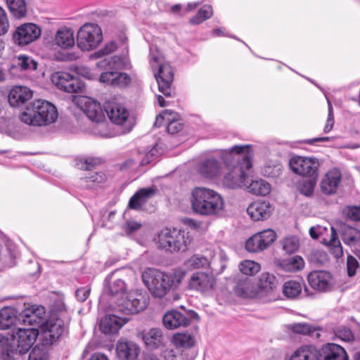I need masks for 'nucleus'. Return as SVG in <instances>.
<instances>
[{
    "instance_id": "obj_1",
    "label": "nucleus",
    "mask_w": 360,
    "mask_h": 360,
    "mask_svg": "<svg viewBox=\"0 0 360 360\" xmlns=\"http://www.w3.org/2000/svg\"><path fill=\"white\" fill-rule=\"evenodd\" d=\"M251 166V159H205L198 169L206 178H213L224 174V185L236 189L244 184L245 176Z\"/></svg>"
},
{
    "instance_id": "obj_2",
    "label": "nucleus",
    "mask_w": 360,
    "mask_h": 360,
    "mask_svg": "<svg viewBox=\"0 0 360 360\" xmlns=\"http://www.w3.org/2000/svg\"><path fill=\"white\" fill-rule=\"evenodd\" d=\"M126 288L124 281L116 278L105 288L108 295L114 300L116 309L125 314H134L146 309L149 303L147 292L133 290L126 293Z\"/></svg>"
},
{
    "instance_id": "obj_3",
    "label": "nucleus",
    "mask_w": 360,
    "mask_h": 360,
    "mask_svg": "<svg viewBox=\"0 0 360 360\" xmlns=\"http://www.w3.org/2000/svg\"><path fill=\"white\" fill-rule=\"evenodd\" d=\"M39 330L34 328H18L11 338L0 335V358L13 360L17 355L27 353L35 343Z\"/></svg>"
},
{
    "instance_id": "obj_4",
    "label": "nucleus",
    "mask_w": 360,
    "mask_h": 360,
    "mask_svg": "<svg viewBox=\"0 0 360 360\" xmlns=\"http://www.w3.org/2000/svg\"><path fill=\"white\" fill-rule=\"evenodd\" d=\"M194 213L206 217H217L224 210V200L218 192L207 187L192 189L189 198Z\"/></svg>"
},
{
    "instance_id": "obj_5",
    "label": "nucleus",
    "mask_w": 360,
    "mask_h": 360,
    "mask_svg": "<svg viewBox=\"0 0 360 360\" xmlns=\"http://www.w3.org/2000/svg\"><path fill=\"white\" fill-rule=\"evenodd\" d=\"M186 276L183 269H176L172 274H166L157 269H148L143 274V281L150 293L162 298L171 289H176Z\"/></svg>"
},
{
    "instance_id": "obj_6",
    "label": "nucleus",
    "mask_w": 360,
    "mask_h": 360,
    "mask_svg": "<svg viewBox=\"0 0 360 360\" xmlns=\"http://www.w3.org/2000/svg\"><path fill=\"white\" fill-rule=\"evenodd\" d=\"M58 115L57 109L53 104L39 99L26 107L20 115V120L30 125L42 126L55 122Z\"/></svg>"
},
{
    "instance_id": "obj_7",
    "label": "nucleus",
    "mask_w": 360,
    "mask_h": 360,
    "mask_svg": "<svg viewBox=\"0 0 360 360\" xmlns=\"http://www.w3.org/2000/svg\"><path fill=\"white\" fill-rule=\"evenodd\" d=\"M157 248L169 253L186 252L191 242L188 232L176 229H164L154 238Z\"/></svg>"
},
{
    "instance_id": "obj_8",
    "label": "nucleus",
    "mask_w": 360,
    "mask_h": 360,
    "mask_svg": "<svg viewBox=\"0 0 360 360\" xmlns=\"http://www.w3.org/2000/svg\"><path fill=\"white\" fill-rule=\"evenodd\" d=\"M102 39L101 27L94 23H86L77 32V44L82 51H90L96 48Z\"/></svg>"
},
{
    "instance_id": "obj_9",
    "label": "nucleus",
    "mask_w": 360,
    "mask_h": 360,
    "mask_svg": "<svg viewBox=\"0 0 360 360\" xmlns=\"http://www.w3.org/2000/svg\"><path fill=\"white\" fill-rule=\"evenodd\" d=\"M217 285V279L211 271H199L191 274L188 280V288L205 296L212 294Z\"/></svg>"
},
{
    "instance_id": "obj_10",
    "label": "nucleus",
    "mask_w": 360,
    "mask_h": 360,
    "mask_svg": "<svg viewBox=\"0 0 360 360\" xmlns=\"http://www.w3.org/2000/svg\"><path fill=\"white\" fill-rule=\"evenodd\" d=\"M192 318H198L195 311L181 313L176 310H172L165 314L162 323L167 329H175L179 327H186L190 325Z\"/></svg>"
},
{
    "instance_id": "obj_11",
    "label": "nucleus",
    "mask_w": 360,
    "mask_h": 360,
    "mask_svg": "<svg viewBox=\"0 0 360 360\" xmlns=\"http://www.w3.org/2000/svg\"><path fill=\"white\" fill-rule=\"evenodd\" d=\"M41 28L34 23H24L18 27L13 39L15 44L24 46L32 43L41 35Z\"/></svg>"
},
{
    "instance_id": "obj_12",
    "label": "nucleus",
    "mask_w": 360,
    "mask_h": 360,
    "mask_svg": "<svg viewBox=\"0 0 360 360\" xmlns=\"http://www.w3.org/2000/svg\"><path fill=\"white\" fill-rule=\"evenodd\" d=\"M309 285L320 292H328L333 288V276L328 271H313L309 274Z\"/></svg>"
},
{
    "instance_id": "obj_13",
    "label": "nucleus",
    "mask_w": 360,
    "mask_h": 360,
    "mask_svg": "<svg viewBox=\"0 0 360 360\" xmlns=\"http://www.w3.org/2000/svg\"><path fill=\"white\" fill-rule=\"evenodd\" d=\"M318 159H290L289 166L295 174L314 177L318 176Z\"/></svg>"
},
{
    "instance_id": "obj_14",
    "label": "nucleus",
    "mask_w": 360,
    "mask_h": 360,
    "mask_svg": "<svg viewBox=\"0 0 360 360\" xmlns=\"http://www.w3.org/2000/svg\"><path fill=\"white\" fill-rule=\"evenodd\" d=\"M66 325L63 320L59 318L51 317L41 327L44 338L49 343L53 344L59 337L65 333Z\"/></svg>"
},
{
    "instance_id": "obj_15",
    "label": "nucleus",
    "mask_w": 360,
    "mask_h": 360,
    "mask_svg": "<svg viewBox=\"0 0 360 360\" xmlns=\"http://www.w3.org/2000/svg\"><path fill=\"white\" fill-rule=\"evenodd\" d=\"M81 109L87 117L95 122H101L105 120L104 109L95 99L90 97H82L79 99Z\"/></svg>"
},
{
    "instance_id": "obj_16",
    "label": "nucleus",
    "mask_w": 360,
    "mask_h": 360,
    "mask_svg": "<svg viewBox=\"0 0 360 360\" xmlns=\"http://www.w3.org/2000/svg\"><path fill=\"white\" fill-rule=\"evenodd\" d=\"M206 158H227L228 156L239 155L241 158H252L253 154L252 145H235L228 149H215L208 151Z\"/></svg>"
},
{
    "instance_id": "obj_17",
    "label": "nucleus",
    "mask_w": 360,
    "mask_h": 360,
    "mask_svg": "<svg viewBox=\"0 0 360 360\" xmlns=\"http://www.w3.org/2000/svg\"><path fill=\"white\" fill-rule=\"evenodd\" d=\"M159 91L166 97L171 96V85L174 79L172 67L168 63L160 65L158 73L155 74Z\"/></svg>"
},
{
    "instance_id": "obj_18",
    "label": "nucleus",
    "mask_w": 360,
    "mask_h": 360,
    "mask_svg": "<svg viewBox=\"0 0 360 360\" xmlns=\"http://www.w3.org/2000/svg\"><path fill=\"white\" fill-rule=\"evenodd\" d=\"M236 295L243 298H259L257 286L253 280L245 276H238L233 288Z\"/></svg>"
},
{
    "instance_id": "obj_19",
    "label": "nucleus",
    "mask_w": 360,
    "mask_h": 360,
    "mask_svg": "<svg viewBox=\"0 0 360 360\" xmlns=\"http://www.w3.org/2000/svg\"><path fill=\"white\" fill-rule=\"evenodd\" d=\"M278 280L269 272H263L258 277L256 284L259 298L271 295L276 290Z\"/></svg>"
},
{
    "instance_id": "obj_20",
    "label": "nucleus",
    "mask_w": 360,
    "mask_h": 360,
    "mask_svg": "<svg viewBox=\"0 0 360 360\" xmlns=\"http://www.w3.org/2000/svg\"><path fill=\"white\" fill-rule=\"evenodd\" d=\"M127 318H122L115 314H107L100 321L99 328L105 335L117 333L128 321Z\"/></svg>"
},
{
    "instance_id": "obj_21",
    "label": "nucleus",
    "mask_w": 360,
    "mask_h": 360,
    "mask_svg": "<svg viewBox=\"0 0 360 360\" xmlns=\"http://www.w3.org/2000/svg\"><path fill=\"white\" fill-rule=\"evenodd\" d=\"M45 312V308L43 306L33 305L31 307L23 310L20 314L19 319L25 324L30 326L41 325L42 326L45 323L44 322Z\"/></svg>"
},
{
    "instance_id": "obj_22",
    "label": "nucleus",
    "mask_w": 360,
    "mask_h": 360,
    "mask_svg": "<svg viewBox=\"0 0 360 360\" xmlns=\"http://www.w3.org/2000/svg\"><path fill=\"white\" fill-rule=\"evenodd\" d=\"M103 108L110 121L115 124H122L129 117L128 110L119 103L108 101Z\"/></svg>"
},
{
    "instance_id": "obj_23",
    "label": "nucleus",
    "mask_w": 360,
    "mask_h": 360,
    "mask_svg": "<svg viewBox=\"0 0 360 360\" xmlns=\"http://www.w3.org/2000/svg\"><path fill=\"white\" fill-rule=\"evenodd\" d=\"M273 211L269 202L255 201L251 203L247 208V213L254 221L265 220L268 219Z\"/></svg>"
},
{
    "instance_id": "obj_24",
    "label": "nucleus",
    "mask_w": 360,
    "mask_h": 360,
    "mask_svg": "<svg viewBox=\"0 0 360 360\" xmlns=\"http://www.w3.org/2000/svg\"><path fill=\"white\" fill-rule=\"evenodd\" d=\"M342 174L338 169L334 168L328 171L321 182V191L326 195L336 193L340 184Z\"/></svg>"
},
{
    "instance_id": "obj_25",
    "label": "nucleus",
    "mask_w": 360,
    "mask_h": 360,
    "mask_svg": "<svg viewBox=\"0 0 360 360\" xmlns=\"http://www.w3.org/2000/svg\"><path fill=\"white\" fill-rule=\"evenodd\" d=\"M100 82L113 86L124 88L131 82L130 76L125 72L105 71L101 74Z\"/></svg>"
},
{
    "instance_id": "obj_26",
    "label": "nucleus",
    "mask_w": 360,
    "mask_h": 360,
    "mask_svg": "<svg viewBox=\"0 0 360 360\" xmlns=\"http://www.w3.org/2000/svg\"><path fill=\"white\" fill-rule=\"evenodd\" d=\"M320 360H349L346 350L339 345L328 343L319 349Z\"/></svg>"
},
{
    "instance_id": "obj_27",
    "label": "nucleus",
    "mask_w": 360,
    "mask_h": 360,
    "mask_svg": "<svg viewBox=\"0 0 360 360\" xmlns=\"http://www.w3.org/2000/svg\"><path fill=\"white\" fill-rule=\"evenodd\" d=\"M32 91L25 86H14L8 94V103L13 107H18L31 99Z\"/></svg>"
},
{
    "instance_id": "obj_28",
    "label": "nucleus",
    "mask_w": 360,
    "mask_h": 360,
    "mask_svg": "<svg viewBox=\"0 0 360 360\" xmlns=\"http://www.w3.org/2000/svg\"><path fill=\"white\" fill-rule=\"evenodd\" d=\"M139 352V347L132 341L120 340L117 343L116 353L120 360H136Z\"/></svg>"
},
{
    "instance_id": "obj_29",
    "label": "nucleus",
    "mask_w": 360,
    "mask_h": 360,
    "mask_svg": "<svg viewBox=\"0 0 360 360\" xmlns=\"http://www.w3.org/2000/svg\"><path fill=\"white\" fill-rule=\"evenodd\" d=\"M252 165L251 166L249 172H248L245 176L244 184L239 188L245 186L248 192L254 195H266L270 193L271 188L270 184L267 181L263 179H258L252 181L249 184H248V182L247 181V177L252 173Z\"/></svg>"
},
{
    "instance_id": "obj_30",
    "label": "nucleus",
    "mask_w": 360,
    "mask_h": 360,
    "mask_svg": "<svg viewBox=\"0 0 360 360\" xmlns=\"http://www.w3.org/2000/svg\"><path fill=\"white\" fill-rule=\"evenodd\" d=\"M289 360H320L319 349L313 345H304L297 349Z\"/></svg>"
},
{
    "instance_id": "obj_31",
    "label": "nucleus",
    "mask_w": 360,
    "mask_h": 360,
    "mask_svg": "<svg viewBox=\"0 0 360 360\" xmlns=\"http://www.w3.org/2000/svg\"><path fill=\"white\" fill-rule=\"evenodd\" d=\"M142 339L148 349H158L164 344L161 329L153 328L143 334Z\"/></svg>"
},
{
    "instance_id": "obj_32",
    "label": "nucleus",
    "mask_w": 360,
    "mask_h": 360,
    "mask_svg": "<svg viewBox=\"0 0 360 360\" xmlns=\"http://www.w3.org/2000/svg\"><path fill=\"white\" fill-rule=\"evenodd\" d=\"M56 44L61 49H66L75 45L73 32L67 27L58 30L54 39Z\"/></svg>"
},
{
    "instance_id": "obj_33",
    "label": "nucleus",
    "mask_w": 360,
    "mask_h": 360,
    "mask_svg": "<svg viewBox=\"0 0 360 360\" xmlns=\"http://www.w3.org/2000/svg\"><path fill=\"white\" fill-rule=\"evenodd\" d=\"M155 194V190L150 188H143L139 190L130 198L129 207L134 210H139L146 203L147 200Z\"/></svg>"
},
{
    "instance_id": "obj_34",
    "label": "nucleus",
    "mask_w": 360,
    "mask_h": 360,
    "mask_svg": "<svg viewBox=\"0 0 360 360\" xmlns=\"http://www.w3.org/2000/svg\"><path fill=\"white\" fill-rule=\"evenodd\" d=\"M172 341L178 349L191 348L195 344L194 335L188 331L174 334L172 337Z\"/></svg>"
},
{
    "instance_id": "obj_35",
    "label": "nucleus",
    "mask_w": 360,
    "mask_h": 360,
    "mask_svg": "<svg viewBox=\"0 0 360 360\" xmlns=\"http://www.w3.org/2000/svg\"><path fill=\"white\" fill-rule=\"evenodd\" d=\"M341 236L345 244L353 246L360 242V230L344 224L341 226Z\"/></svg>"
},
{
    "instance_id": "obj_36",
    "label": "nucleus",
    "mask_w": 360,
    "mask_h": 360,
    "mask_svg": "<svg viewBox=\"0 0 360 360\" xmlns=\"http://www.w3.org/2000/svg\"><path fill=\"white\" fill-rule=\"evenodd\" d=\"M279 266L285 271L296 272L304 267V261L302 257L295 255L280 261Z\"/></svg>"
},
{
    "instance_id": "obj_37",
    "label": "nucleus",
    "mask_w": 360,
    "mask_h": 360,
    "mask_svg": "<svg viewBox=\"0 0 360 360\" xmlns=\"http://www.w3.org/2000/svg\"><path fill=\"white\" fill-rule=\"evenodd\" d=\"M10 13L14 18L20 19L25 17L27 12L25 0H6Z\"/></svg>"
},
{
    "instance_id": "obj_38",
    "label": "nucleus",
    "mask_w": 360,
    "mask_h": 360,
    "mask_svg": "<svg viewBox=\"0 0 360 360\" xmlns=\"http://www.w3.org/2000/svg\"><path fill=\"white\" fill-rule=\"evenodd\" d=\"M282 290L287 298L295 299L302 293V283L295 280L285 281L283 285Z\"/></svg>"
},
{
    "instance_id": "obj_39",
    "label": "nucleus",
    "mask_w": 360,
    "mask_h": 360,
    "mask_svg": "<svg viewBox=\"0 0 360 360\" xmlns=\"http://www.w3.org/2000/svg\"><path fill=\"white\" fill-rule=\"evenodd\" d=\"M329 248L332 255L336 258H340L343 255V248L338 238L337 232L334 227L330 229V238L325 243Z\"/></svg>"
},
{
    "instance_id": "obj_40",
    "label": "nucleus",
    "mask_w": 360,
    "mask_h": 360,
    "mask_svg": "<svg viewBox=\"0 0 360 360\" xmlns=\"http://www.w3.org/2000/svg\"><path fill=\"white\" fill-rule=\"evenodd\" d=\"M212 13V7L210 5H204L199 9L197 14L190 19L189 22L193 25H198L210 18Z\"/></svg>"
},
{
    "instance_id": "obj_41",
    "label": "nucleus",
    "mask_w": 360,
    "mask_h": 360,
    "mask_svg": "<svg viewBox=\"0 0 360 360\" xmlns=\"http://www.w3.org/2000/svg\"><path fill=\"white\" fill-rule=\"evenodd\" d=\"M13 312L10 308H3L0 310V329L6 330L14 323Z\"/></svg>"
},
{
    "instance_id": "obj_42",
    "label": "nucleus",
    "mask_w": 360,
    "mask_h": 360,
    "mask_svg": "<svg viewBox=\"0 0 360 360\" xmlns=\"http://www.w3.org/2000/svg\"><path fill=\"white\" fill-rule=\"evenodd\" d=\"M240 271L243 276H252L258 273L261 266L260 264L252 260H245L240 264Z\"/></svg>"
},
{
    "instance_id": "obj_43",
    "label": "nucleus",
    "mask_w": 360,
    "mask_h": 360,
    "mask_svg": "<svg viewBox=\"0 0 360 360\" xmlns=\"http://www.w3.org/2000/svg\"><path fill=\"white\" fill-rule=\"evenodd\" d=\"M73 77L67 72H58L52 75L51 80L59 89L63 90V86H68Z\"/></svg>"
},
{
    "instance_id": "obj_44",
    "label": "nucleus",
    "mask_w": 360,
    "mask_h": 360,
    "mask_svg": "<svg viewBox=\"0 0 360 360\" xmlns=\"http://www.w3.org/2000/svg\"><path fill=\"white\" fill-rule=\"evenodd\" d=\"M210 264L209 259L201 255H194L186 261V265L193 269L207 267Z\"/></svg>"
},
{
    "instance_id": "obj_45",
    "label": "nucleus",
    "mask_w": 360,
    "mask_h": 360,
    "mask_svg": "<svg viewBox=\"0 0 360 360\" xmlns=\"http://www.w3.org/2000/svg\"><path fill=\"white\" fill-rule=\"evenodd\" d=\"M16 65L23 71L34 70L37 68V63L30 56L20 55L18 57Z\"/></svg>"
},
{
    "instance_id": "obj_46",
    "label": "nucleus",
    "mask_w": 360,
    "mask_h": 360,
    "mask_svg": "<svg viewBox=\"0 0 360 360\" xmlns=\"http://www.w3.org/2000/svg\"><path fill=\"white\" fill-rule=\"evenodd\" d=\"M245 248L250 252H258L265 250V246L260 242V238L257 233L246 240Z\"/></svg>"
},
{
    "instance_id": "obj_47",
    "label": "nucleus",
    "mask_w": 360,
    "mask_h": 360,
    "mask_svg": "<svg viewBox=\"0 0 360 360\" xmlns=\"http://www.w3.org/2000/svg\"><path fill=\"white\" fill-rule=\"evenodd\" d=\"M317 176L310 177L309 179H304L298 185L300 192L306 195L310 196L313 194L316 185Z\"/></svg>"
},
{
    "instance_id": "obj_48",
    "label": "nucleus",
    "mask_w": 360,
    "mask_h": 360,
    "mask_svg": "<svg viewBox=\"0 0 360 360\" xmlns=\"http://www.w3.org/2000/svg\"><path fill=\"white\" fill-rule=\"evenodd\" d=\"M111 62L112 70H129L131 68L130 60L127 56H113Z\"/></svg>"
},
{
    "instance_id": "obj_49",
    "label": "nucleus",
    "mask_w": 360,
    "mask_h": 360,
    "mask_svg": "<svg viewBox=\"0 0 360 360\" xmlns=\"http://www.w3.org/2000/svg\"><path fill=\"white\" fill-rule=\"evenodd\" d=\"M288 328L295 333L309 335L315 331V328L305 323H297L288 325Z\"/></svg>"
},
{
    "instance_id": "obj_50",
    "label": "nucleus",
    "mask_w": 360,
    "mask_h": 360,
    "mask_svg": "<svg viewBox=\"0 0 360 360\" xmlns=\"http://www.w3.org/2000/svg\"><path fill=\"white\" fill-rule=\"evenodd\" d=\"M260 242L265 246V249L269 247L276 239V233L272 229H266L258 232Z\"/></svg>"
},
{
    "instance_id": "obj_51",
    "label": "nucleus",
    "mask_w": 360,
    "mask_h": 360,
    "mask_svg": "<svg viewBox=\"0 0 360 360\" xmlns=\"http://www.w3.org/2000/svg\"><path fill=\"white\" fill-rule=\"evenodd\" d=\"M84 83L77 77H73L68 86H63V90L68 93H81L84 89Z\"/></svg>"
},
{
    "instance_id": "obj_52",
    "label": "nucleus",
    "mask_w": 360,
    "mask_h": 360,
    "mask_svg": "<svg viewBox=\"0 0 360 360\" xmlns=\"http://www.w3.org/2000/svg\"><path fill=\"white\" fill-rule=\"evenodd\" d=\"M283 250L288 254H292L299 248V240L295 237L286 238L282 241Z\"/></svg>"
},
{
    "instance_id": "obj_53",
    "label": "nucleus",
    "mask_w": 360,
    "mask_h": 360,
    "mask_svg": "<svg viewBox=\"0 0 360 360\" xmlns=\"http://www.w3.org/2000/svg\"><path fill=\"white\" fill-rule=\"evenodd\" d=\"M117 48V46L115 41H110L107 43L103 48L94 52L91 55V58L96 59L103 58L114 52Z\"/></svg>"
},
{
    "instance_id": "obj_54",
    "label": "nucleus",
    "mask_w": 360,
    "mask_h": 360,
    "mask_svg": "<svg viewBox=\"0 0 360 360\" xmlns=\"http://www.w3.org/2000/svg\"><path fill=\"white\" fill-rule=\"evenodd\" d=\"M336 338L345 342H352L354 340V334L350 328L346 326H340L335 330Z\"/></svg>"
},
{
    "instance_id": "obj_55",
    "label": "nucleus",
    "mask_w": 360,
    "mask_h": 360,
    "mask_svg": "<svg viewBox=\"0 0 360 360\" xmlns=\"http://www.w3.org/2000/svg\"><path fill=\"white\" fill-rule=\"evenodd\" d=\"M184 124L179 119H176L174 116L172 119L170 117L167 118V129L169 134H177L182 130Z\"/></svg>"
},
{
    "instance_id": "obj_56",
    "label": "nucleus",
    "mask_w": 360,
    "mask_h": 360,
    "mask_svg": "<svg viewBox=\"0 0 360 360\" xmlns=\"http://www.w3.org/2000/svg\"><path fill=\"white\" fill-rule=\"evenodd\" d=\"M97 159H74V166L81 170H91L96 164Z\"/></svg>"
},
{
    "instance_id": "obj_57",
    "label": "nucleus",
    "mask_w": 360,
    "mask_h": 360,
    "mask_svg": "<svg viewBox=\"0 0 360 360\" xmlns=\"http://www.w3.org/2000/svg\"><path fill=\"white\" fill-rule=\"evenodd\" d=\"M327 102H328V118L326 120V124L323 129L324 133H328L329 131H330L331 129H333V127L334 126V123H335L332 103L329 99H327Z\"/></svg>"
},
{
    "instance_id": "obj_58",
    "label": "nucleus",
    "mask_w": 360,
    "mask_h": 360,
    "mask_svg": "<svg viewBox=\"0 0 360 360\" xmlns=\"http://www.w3.org/2000/svg\"><path fill=\"white\" fill-rule=\"evenodd\" d=\"M141 226V223L134 220H129L122 225V229L127 235H129L139 230Z\"/></svg>"
},
{
    "instance_id": "obj_59",
    "label": "nucleus",
    "mask_w": 360,
    "mask_h": 360,
    "mask_svg": "<svg viewBox=\"0 0 360 360\" xmlns=\"http://www.w3.org/2000/svg\"><path fill=\"white\" fill-rule=\"evenodd\" d=\"M9 28V22L6 11L0 6V36L7 33Z\"/></svg>"
},
{
    "instance_id": "obj_60",
    "label": "nucleus",
    "mask_w": 360,
    "mask_h": 360,
    "mask_svg": "<svg viewBox=\"0 0 360 360\" xmlns=\"http://www.w3.org/2000/svg\"><path fill=\"white\" fill-rule=\"evenodd\" d=\"M358 267L359 262L352 255H349L347 259V269L348 276H354Z\"/></svg>"
},
{
    "instance_id": "obj_61",
    "label": "nucleus",
    "mask_w": 360,
    "mask_h": 360,
    "mask_svg": "<svg viewBox=\"0 0 360 360\" xmlns=\"http://www.w3.org/2000/svg\"><path fill=\"white\" fill-rule=\"evenodd\" d=\"M28 360H48V357L42 349L35 347L30 353Z\"/></svg>"
},
{
    "instance_id": "obj_62",
    "label": "nucleus",
    "mask_w": 360,
    "mask_h": 360,
    "mask_svg": "<svg viewBox=\"0 0 360 360\" xmlns=\"http://www.w3.org/2000/svg\"><path fill=\"white\" fill-rule=\"evenodd\" d=\"M91 288L89 286H84L78 288L75 292V295L78 301L84 302L89 296Z\"/></svg>"
},
{
    "instance_id": "obj_63",
    "label": "nucleus",
    "mask_w": 360,
    "mask_h": 360,
    "mask_svg": "<svg viewBox=\"0 0 360 360\" xmlns=\"http://www.w3.org/2000/svg\"><path fill=\"white\" fill-rule=\"evenodd\" d=\"M96 63V66L100 69L108 70V71H113L112 68V56H104L103 58Z\"/></svg>"
},
{
    "instance_id": "obj_64",
    "label": "nucleus",
    "mask_w": 360,
    "mask_h": 360,
    "mask_svg": "<svg viewBox=\"0 0 360 360\" xmlns=\"http://www.w3.org/2000/svg\"><path fill=\"white\" fill-rule=\"evenodd\" d=\"M347 215L353 221H360V207L352 206L347 208Z\"/></svg>"
}]
</instances>
